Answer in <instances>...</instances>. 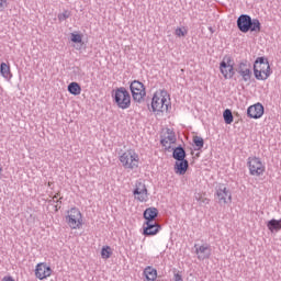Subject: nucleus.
Masks as SVG:
<instances>
[{"label": "nucleus", "instance_id": "nucleus-1", "mask_svg": "<svg viewBox=\"0 0 281 281\" xmlns=\"http://www.w3.org/2000/svg\"><path fill=\"white\" fill-rule=\"evenodd\" d=\"M252 70L256 80H268L271 74H273L271 65H269V58L265 56L255 59Z\"/></svg>", "mask_w": 281, "mask_h": 281}, {"label": "nucleus", "instance_id": "nucleus-2", "mask_svg": "<svg viewBox=\"0 0 281 281\" xmlns=\"http://www.w3.org/2000/svg\"><path fill=\"white\" fill-rule=\"evenodd\" d=\"M119 160L125 170L139 168V154H136L135 149H127L119 157Z\"/></svg>", "mask_w": 281, "mask_h": 281}, {"label": "nucleus", "instance_id": "nucleus-3", "mask_svg": "<svg viewBox=\"0 0 281 281\" xmlns=\"http://www.w3.org/2000/svg\"><path fill=\"white\" fill-rule=\"evenodd\" d=\"M112 98L119 109H131V92L124 87L116 88L114 93L112 92Z\"/></svg>", "mask_w": 281, "mask_h": 281}, {"label": "nucleus", "instance_id": "nucleus-4", "mask_svg": "<svg viewBox=\"0 0 281 281\" xmlns=\"http://www.w3.org/2000/svg\"><path fill=\"white\" fill-rule=\"evenodd\" d=\"M220 71L224 76L225 80H232L236 76V69H234V58L229 55H225L220 63Z\"/></svg>", "mask_w": 281, "mask_h": 281}, {"label": "nucleus", "instance_id": "nucleus-5", "mask_svg": "<svg viewBox=\"0 0 281 281\" xmlns=\"http://www.w3.org/2000/svg\"><path fill=\"white\" fill-rule=\"evenodd\" d=\"M130 91L132 99L138 104H142L144 98H146V86L139 80H133L130 82Z\"/></svg>", "mask_w": 281, "mask_h": 281}, {"label": "nucleus", "instance_id": "nucleus-6", "mask_svg": "<svg viewBox=\"0 0 281 281\" xmlns=\"http://www.w3.org/2000/svg\"><path fill=\"white\" fill-rule=\"evenodd\" d=\"M66 223L71 229H80L82 227V213L78 207H71L68 211Z\"/></svg>", "mask_w": 281, "mask_h": 281}, {"label": "nucleus", "instance_id": "nucleus-7", "mask_svg": "<svg viewBox=\"0 0 281 281\" xmlns=\"http://www.w3.org/2000/svg\"><path fill=\"white\" fill-rule=\"evenodd\" d=\"M247 166L249 168V175H251V177H261V175H265L266 167L260 158L248 157Z\"/></svg>", "mask_w": 281, "mask_h": 281}, {"label": "nucleus", "instance_id": "nucleus-8", "mask_svg": "<svg viewBox=\"0 0 281 281\" xmlns=\"http://www.w3.org/2000/svg\"><path fill=\"white\" fill-rule=\"evenodd\" d=\"M214 196L220 205H226L227 200L232 201V191H229V189H227V186H225L224 183H220L215 188Z\"/></svg>", "mask_w": 281, "mask_h": 281}, {"label": "nucleus", "instance_id": "nucleus-9", "mask_svg": "<svg viewBox=\"0 0 281 281\" xmlns=\"http://www.w3.org/2000/svg\"><path fill=\"white\" fill-rule=\"evenodd\" d=\"M235 71L241 76L244 82H249V80H251V76H254V72L251 71V64H249V60L247 59L241 60L237 65Z\"/></svg>", "mask_w": 281, "mask_h": 281}, {"label": "nucleus", "instance_id": "nucleus-10", "mask_svg": "<svg viewBox=\"0 0 281 281\" xmlns=\"http://www.w3.org/2000/svg\"><path fill=\"white\" fill-rule=\"evenodd\" d=\"M160 229H161V224L157 222H144L143 236H146V237L157 236Z\"/></svg>", "mask_w": 281, "mask_h": 281}, {"label": "nucleus", "instance_id": "nucleus-11", "mask_svg": "<svg viewBox=\"0 0 281 281\" xmlns=\"http://www.w3.org/2000/svg\"><path fill=\"white\" fill-rule=\"evenodd\" d=\"M247 115L248 117H250V120H260V117L265 115V105L258 102L254 105L248 106Z\"/></svg>", "mask_w": 281, "mask_h": 281}, {"label": "nucleus", "instance_id": "nucleus-12", "mask_svg": "<svg viewBox=\"0 0 281 281\" xmlns=\"http://www.w3.org/2000/svg\"><path fill=\"white\" fill-rule=\"evenodd\" d=\"M52 276V267L47 266V263H37L35 268V277L38 280H45Z\"/></svg>", "mask_w": 281, "mask_h": 281}, {"label": "nucleus", "instance_id": "nucleus-13", "mask_svg": "<svg viewBox=\"0 0 281 281\" xmlns=\"http://www.w3.org/2000/svg\"><path fill=\"white\" fill-rule=\"evenodd\" d=\"M158 216H159V210H157V207H154V206L147 207L143 213L145 223H156V220Z\"/></svg>", "mask_w": 281, "mask_h": 281}, {"label": "nucleus", "instance_id": "nucleus-14", "mask_svg": "<svg viewBox=\"0 0 281 281\" xmlns=\"http://www.w3.org/2000/svg\"><path fill=\"white\" fill-rule=\"evenodd\" d=\"M251 19V15L249 14H240L237 18V30L241 32L243 34H247V27L249 25V20Z\"/></svg>", "mask_w": 281, "mask_h": 281}, {"label": "nucleus", "instance_id": "nucleus-15", "mask_svg": "<svg viewBox=\"0 0 281 281\" xmlns=\"http://www.w3.org/2000/svg\"><path fill=\"white\" fill-rule=\"evenodd\" d=\"M167 133L168 136L162 138L160 140V144L165 147V150H168V153H170V150H172V146H170V144H175L177 142V136L175 135V133L170 132V130H167Z\"/></svg>", "mask_w": 281, "mask_h": 281}, {"label": "nucleus", "instance_id": "nucleus-16", "mask_svg": "<svg viewBox=\"0 0 281 281\" xmlns=\"http://www.w3.org/2000/svg\"><path fill=\"white\" fill-rule=\"evenodd\" d=\"M248 32H254L255 34H260L262 32V23L258 19H249L248 26L246 29V34Z\"/></svg>", "mask_w": 281, "mask_h": 281}, {"label": "nucleus", "instance_id": "nucleus-17", "mask_svg": "<svg viewBox=\"0 0 281 281\" xmlns=\"http://www.w3.org/2000/svg\"><path fill=\"white\" fill-rule=\"evenodd\" d=\"M188 168H190V162L188 159L178 160L175 164L173 170L176 175L183 176L186 172H188Z\"/></svg>", "mask_w": 281, "mask_h": 281}, {"label": "nucleus", "instance_id": "nucleus-18", "mask_svg": "<svg viewBox=\"0 0 281 281\" xmlns=\"http://www.w3.org/2000/svg\"><path fill=\"white\" fill-rule=\"evenodd\" d=\"M199 260H207L212 256V249L209 245H202L195 249Z\"/></svg>", "mask_w": 281, "mask_h": 281}, {"label": "nucleus", "instance_id": "nucleus-19", "mask_svg": "<svg viewBox=\"0 0 281 281\" xmlns=\"http://www.w3.org/2000/svg\"><path fill=\"white\" fill-rule=\"evenodd\" d=\"M172 150V158L176 161H181L183 159H186V157H188V154L186 153V148H183V146L179 145L177 147H171Z\"/></svg>", "mask_w": 281, "mask_h": 281}, {"label": "nucleus", "instance_id": "nucleus-20", "mask_svg": "<svg viewBox=\"0 0 281 281\" xmlns=\"http://www.w3.org/2000/svg\"><path fill=\"white\" fill-rule=\"evenodd\" d=\"M151 111L153 113H164V103L160 102V98L157 95V93H155L151 99Z\"/></svg>", "mask_w": 281, "mask_h": 281}, {"label": "nucleus", "instance_id": "nucleus-21", "mask_svg": "<svg viewBox=\"0 0 281 281\" xmlns=\"http://www.w3.org/2000/svg\"><path fill=\"white\" fill-rule=\"evenodd\" d=\"M267 227L271 234H278V232H280L281 229V218L280 220L272 218L268 221Z\"/></svg>", "mask_w": 281, "mask_h": 281}, {"label": "nucleus", "instance_id": "nucleus-22", "mask_svg": "<svg viewBox=\"0 0 281 281\" xmlns=\"http://www.w3.org/2000/svg\"><path fill=\"white\" fill-rule=\"evenodd\" d=\"M144 276L147 281H155L157 280V269L153 268L151 266H147L144 269Z\"/></svg>", "mask_w": 281, "mask_h": 281}, {"label": "nucleus", "instance_id": "nucleus-23", "mask_svg": "<svg viewBox=\"0 0 281 281\" xmlns=\"http://www.w3.org/2000/svg\"><path fill=\"white\" fill-rule=\"evenodd\" d=\"M67 90L71 95H80L82 93V87L76 81L70 82Z\"/></svg>", "mask_w": 281, "mask_h": 281}, {"label": "nucleus", "instance_id": "nucleus-24", "mask_svg": "<svg viewBox=\"0 0 281 281\" xmlns=\"http://www.w3.org/2000/svg\"><path fill=\"white\" fill-rule=\"evenodd\" d=\"M0 74L2 78H5V80H11L12 79V72L10 71V65L5 63L0 64Z\"/></svg>", "mask_w": 281, "mask_h": 281}, {"label": "nucleus", "instance_id": "nucleus-25", "mask_svg": "<svg viewBox=\"0 0 281 281\" xmlns=\"http://www.w3.org/2000/svg\"><path fill=\"white\" fill-rule=\"evenodd\" d=\"M133 194L136 201H139L140 203L148 201V189H145L144 191H138V193Z\"/></svg>", "mask_w": 281, "mask_h": 281}, {"label": "nucleus", "instance_id": "nucleus-26", "mask_svg": "<svg viewBox=\"0 0 281 281\" xmlns=\"http://www.w3.org/2000/svg\"><path fill=\"white\" fill-rule=\"evenodd\" d=\"M113 256V249H111V246H103L101 249V258L103 260H109Z\"/></svg>", "mask_w": 281, "mask_h": 281}, {"label": "nucleus", "instance_id": "nucleus-27", "mask_svg": "<svg viewBox=\"0 0 281 281\" xmlns=\"http://www.w3.org/2000/svg\"><path fill=\"white\" fill-rule=\"evenodd\" d=\"M223 117H224L225 124H232L234 122V114L229 109L224 110Z\"/></svg>", "mask_w": 281, "mask_h": 281}, {"label": "nucleus", "instance_id": "nucleus-28", "mask_svg": "<svg viewBox=\"0 0 281 281\" xmlns=\"http://www.w3.org/2000/svg\"><path fill=\"white\" fill-rule=\"evenodd\" d=\"M193 144L196 147L195 150H201L205 146V140L201 136H193Z\"/></svg>", "mask_w": 281, "mask_h": 281}, {"label": "nucleus", "instance_id": "nucleus-29", "mask_svg": "<svg viewBox=\"0 0 281 281\" xmlns=\"http://www.w3.org/2000/svg\"><path fill=\"white\" fill-rule=\"evenodd\" d=\"M160 94H161L160 102H161L164 109L168 111V109L170 106L169 103H166V102H168V99H166V95H168V91L161 90Z\"/></svg>", "mask_w": 281, "mask_h": 281}, {"label": "nucleus", "instance_id": "nucleus-30", "mask_svg": "<svg viewBox=\"0 0 281 281\" xmlns=\"http://www.w3.org/2000/svg\"><path fill=\"white\" fill-rule=\"evenodd\" d=\"M144 190H148L146 188V184L143 183L142 181H137L136 186H135V188L133 190V194H138L139 192H143Z\"/></svg>", "mask_w": 281, "mask_h": 281}, {"label": "nucleus", "instance_id": "nucleus-31", "mask_svg": "<svg viewBox=\"0 0 281 281\" xmlns=\"http://www.w3.org/2000/svg\"><path fill=\"white\" fill-rule=\"evenodd\" d=\"M70 16H71V11L64 10L63 13H59L57 15V19H58L59 23H63V21H67V19H69Z\"/></svg>", "mask_w": 281, "mask_h": 281}, {"label": "nucleus", "instance_id": "nucleus-32", "mask_svg": "<svg viewBox=\"0 0 281 281\" xmlns=\"http://www.w3.org/2000/svg\"><path fill=\"white\" fill-rule=\"evenodd\" d=\"M195 201L200 202V205H209L210 204V199L203 198L201 193L195 194Z\"/></svg>", "mask_w": 281, "mask_h": 281}, {"label": "nucleus", "instance_id": "nucleus-33", "mask_svg": "<svg viewBox=\"0 0 281 281\" xmlns=\"http://www.w3.org/2000/svg\"><path fill=\"white\" fill-rule=\"evenodd\" d=\"M70 41L71 43H82V35L78 33H71Z\"/></svg>", "mask_w": 281, "mask_h": 281}, {"label": "nucleus", "instance_id": "nucleus-34", "mask_svg": "<svg viewBox=\"0 0 281 281\" xmlns=\"http://www.w3.org/2000/svg\"><path fill=\"white\" fill-rule=\"evenodd\" d=\"M173 281H183V274H181V271L173 269Z\"/></svg>", "mask_w": 281, "mask_h": 281}, {"label": "nucleus", "instance_id": "nucleus-35", "mask_svg": "<svg viewBox=\"0 0 281 281\" xmlns=\"http://www.w3.org/2000/svg\"><path fill=\"white\" fill-rule=\"evenodd\" d=\"M72 74H74L75 76H78L79 78H82V76H85V71L81 70V68L78 67V66H76V67L72 68Z\"/></svg>", "mask_w": 281, "mask_h": 281}, {"label": "nucleus", "instance_id": "nucleus-36", "mask_svg": "<svg viewBox=\"0 0 281 281\" xmlns=\"http://www.w3.org/2000/svg\"><path fill=\"white\" fill-rule=\"evenodd\" d=\"M187 34H188V31H183V29L181 27L176 29V36L181 37V36H186Z\"/></svg>", "mask_w": 281, "mask_h": 281}, {"label": "nucleus", "instance_id": "nucleus-37", "mask_svg": "<svg viewBox=\"0 0 281 281\" xmlns=\"http://www.w3.org/2000/svg\"><path fill=\"white\" fill-rule=\"evenodd\" d=\"M8 8V0H0V12H3Z\"/></svg>", "mask_w": 281, "mask_h": 281}, {"label": "nucleus", "instance_id": "nucleus-38", "mask_svg": "<svg viewBox=\"0 0 281 281\" xmlns=\"http://www.w3.org/2000/svg\"><path fill=\"white\" fill-rule=\"evenodd\" d=\"M2 281H14L12 277H3Z\"/></svg>", "mask_w": 281, "mask_h": 281}, {"label": "nucleus", "instance_id": "nucleus-39", "mask_svg": "<svg viewBox=\"0 0 281 281\" xmlns=\"http://www.w3.org/2000/svg\"><path fill=\"white\" fill-rule=\"evenodd\" d=\"M54 203H59V205H63V198H59V200H54Z\"/></svg>", "mask_w": 281, "mask_h": 281}, {"label": "nucleus", "instance_id": "nucleus-40", "mask_svg": "<svg viewBox=\"0 0 281 281\" xmlns=\"http://www.w3.org/2000/svg\"><path fill=\"white\" fill-rule=\"evenodd\" d=\"M209 32H211V34H214V32H216V30H214V27L209 26Z\"/></svg>", "mask_w": 281, "mask_h": 281}, {"label": "nucleus", "instance_id": "nucleus-41", "mask_svg": "<svg viewBox=\"0 0 281 281\" xmlns=\"http://www.w3.org/2000/svg\"><path fill=\"white\" fill-rule=\"evenodd\" d=\"M58 196H60V192H57V193L53 196V201H56L55 199H58Z\"/></svg>", "mask_w": 281, "mask_h": 281}, {"label": "nucleus", "instance_id": "nucleus-42", "mask_svg": "<svg viewBox=\"0 0 281 281\" xmlns=\"http://www.w3.org/2000/svg\"><path fill=\"white\" fill-rule=\"evenodd\" d=\"M60 210V206L55 205V212H58Z\"/></svg>", "mask_w": 281, "mask_h": 281}, {"label": "nucleus", "instance_id": "nucleus-43", "mask_svg": "<svg viewBox=\"0 0 281 281\" xmlns=\"http://www.w3.org/2000/svg\"><path fill=\"white\" fill-rule=\"evenodd\" d=\"M0 172H3V167H0Z\"/></svg>", "mask_w": 281, "mask_h": 281}]
</instances>
